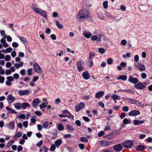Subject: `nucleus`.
<instances>
[{
    "label": "nucleus",
    "mask_w": 152,
    "mask_h": 152,
    "mask_svg": "<svg viewBox=\"0 0 152 152\" xmlns=\"http://www.w3.org/2000/svg\"><path fill=\"white\" fill-rule=\"evenodd\" d=\"M14 106L15 108L17 110H20L21 109V104L20 103L15 104Z\"/></svg>",
    "instance_id": "nucleus-27"
},
{
    "label": "nucleus",
    "mask_w": 152,
    "mask_h": 152,
    "mask_svg": "<svg viewBox=\"0 0 152 152\" xmlns=\"http://www.w3.org/2000/svg\"><path fill=\"white\" fill-rule=\"evenodd\" d=\"M5 73V70L2 69V66H0V74L1 75H4Z\"/></svg>",
    "instance_id": "nucleus-48"
},
{
    "label": "nucleus",
    "mask_w": 152,
    "mask_h": 152,
    "mask_svg": "<svg viewBox=\"0 0 152 152\" xmlns=\"http://www.w3.org/2000/svg\"><path fill=\"white\" fill-rule=\"evenodd\" d=\"M33 66L34 69L36 72L39 74H41L42 73V69L37 64H34Z\"/></svg>",
    "instance_id": "nucleus-6"
},
{
    "label": "nucleus",
    "mask_w": 152,
    "mask_h": 152,
    "mask_svg": "<svg viewBox=\"0 0 152 152\" xmlns=\"http://www.w3.org/2000/svg\"><path fill=\"white\" fill-rule=\"evenodd\" d=\"M24 64V63L23 62H21L19 63H16L14 64V66L16 69H18L19 68L23 66Z\"/></svg>",
    "instance_id": "nucleus-19"
},
{
    "label": "nucleus",
    "mask_w": 152,
    "mask_h": 152,
    "mask_svg": "<svg viewBox=\"0 0 152 152\" xmlns=\"http://www.w3.org/2000/svg\"><path fill=\"white\" fill-rule=\"evenodd\" d=\"M39 102V100L38 98H36L34 99L32 103V105L34 107H36L38 106Z\"/></svg>",
    "instance_id": "nucleus-11"
},
{
    "label": "nucleus",
    "mask_w": 152,
    "mask_h": 152,
    "mask_svg": "<svg viewBox=\"0 0 152 152\" xmlns=\"http://www.w3.org/2000/svg\"><path fill=\"white\" fill-rule=\"evenodd\" d=\"M82 76L83 78L86 80H87L89 79L90 77V74L88 71H85L82 74Z\"/></svg>",
    "instance_id": "nucleus-15"
},
{
    "label": "nucleus",
    "mask_w": 152,
    "mask_h": 152,
    "mask_svg": "<svg viewBox=\"0 0 152 152\" xmlns=\"http://www.w3.org/2000/svg\"><path fill=\"white\" fill-rule=\"evenodd\" d=\"M31 9L35 12L40 14L42 16L46 18H47V13L45 11H43L38 8L34 7L33 4L32 5L31 7Z\"/></svg>",
    "instance_id": "nucleus-2"
},
{
    "label": "nucleus",
    "mask_w": 152,
    "mask_h": 152,
    "mask_svg": "<svg viewBox=\"0 0 152 152\" xmlns=\"http://www.w3.org/2000/svg\"><path fill=\"white\" fill-rule=\"evenodd\" d=\"M121 43L123 45H125L127 43V41L125 39H123L121 41Z\"/></svg>",
    "instance_id": "nucleus-57"
},
{
    "label": "nucleus",
    "mask_w": 152,
    "mask_h": 152,
    "mask_svg": "<svg viewBox=\"0 0 152 152\" xmlns=\"http://www.w3.org/2000/svg\"><path fill=\"white\" fill-rule=\"evenodd\" d=\"M140 113L138 110H134L130 111L128 114L129 116H134L140 115Z\"/></svg>",
    "instance_id": "nucleus-7"
},
{
    "label": "nucleus",
    "mask_w": 152,
    "mask_h": 152,
    "mask_svg": "<svg viewBox=\"0 0 152 152\" xmlns=\"http://www.w3.org/2000/svg\"><path fill=\"white\" fill-rule=\"evenodd\" d=\"M75 123L78 126H80L81 125V122L79 120H76L75 121Z\"/></svg>",
    "instance_id": "nucleus-59"
},
{
    "label": "nucleus",
    "mask_w": 152,
    "mask_h": 152,
    "mask_svg": "<svg viewBox=\"0 0 152 152\" xmlns=\"http://www.w3.org/2000/svg\"><path fill=\"white\" fill-rule=\"evenodd\" d=\"M15 126L14 123L12 122H11L9 124V127L10 129H13Z\"/></svg>",
    "instance_id": "nucleus-39"
},
{
    "label": "nucleus",
    "mask_w": 152,
    "mask_h": 152,
    "mask_svg": "<svg viewBox=\"0 0 152 152\" xmlns=\"http://www.w3.org/2000/svg\"><path fill=\"white\" fill-rule=\"evenodd\" d=\"M7 99L8 103L10 104L14 101L15 99V97L11 95H9L7 96Z\"/></svg>",
    "instance_id": "nucleus-16"
},
{
    "label": "nucleus",
    "mask_w": 152,
    "mask_h": 152,
    "mask_svg": "<svg viewBox=\"0 0 152 152\" xmlns=\"http://www.w3.org/2000/svg\"><path fill=\"white\" fill-rule=\"evenodd\" d=\"M131 122V121L130 119H128L127 118H125L123 121V123L124 124H130Z\"/></svg>",
    "instance_id": "nucleus-26"
},
{
    "label": "nucleus",
    "mask_w": 152,
    "mask_h": 152,
    "mask_svg": "<svg viewBox=\"0 0 152 152\" xmlns=\"http://www.w3.org/2000/svg\"><path fill=\"white\" fill-rule=\"evenodd\" d=\"M146 84V82H139L137 84L134 85V86L137 89L142 90L145 87Z\"/></svg>",
    "instance_id": "nucleus-4"
},
{
    "label": "nucleus",
    "mask_w": 152,
    "mask_h": 152,
    "mask_svg": "<svg viewBox=\"0 0 152 152\" xmlns=\"http://www.w3.org/2000/svg\"><path fill=\"white\" fill-rule=\"evenodd\" d=\"M134 59L135 62H138L139 59L138 56L137 55H135L134 56Z\"/></svg>",
    "instance_id": "nucleus-54"
},
{
    "label": "nucleus",
    "mask_w": 152,
    "mask_h": 152,
    "mask_svg": "<svg viewBox=\"0 0 152 152\" xmlns=\"http://www.w3.org/2000/svg\"><path fill=\"white\" fill-rule=\"evenodd\" d=\"M13 76L14 79L15 78L16 80L18 79L20 77L18 73L14 74L13 75Z\"/></svg>",
    "instance_id": "nucleus-41"
},
{
    "label": "nucleus",
    "mask_w": 152,
    "mask_h": 152,
    "mask_svg": "<svg viewBox=\"0 0 152 152\" xmlns=\"http://www.w3.org/2000/svg\"><path fill=\"white\" fill-rule=\"evenodd\" d=\"M113 148L116 151L119 152L121 151L122 149V145L121 144H119L117 145H114Z\"/></svg>",
    "instance_id": "nucleus-12"
},
{
    "label": "nucleus",
    "mask_w": 152,
    "mask_h": 152,
    "mask_svg": "<svg viewBox=\"0 0 152 152\" xmlns=\"http://www.w3.org/2000/svg\"><path fill=\"white\" fill-rule=\"evenodd\" d=\"M56 149V146L54 144H53L52 145L50 148V151H53L55 150Z\"/></svg>",
    "instance_id": "nucleus-49"
},
{
    "label": "nucleus",
    "mask_w": 152,
    "mask_h": 152,
    "mask_svg": "<svg viewBox=\"0 0 152 152\" xmlns=\"http://www.w3.org/2000/svg\"><path fill=\"white\" fill-rule=\"evenodd\" d=\"M80 140L81 141L83 142H87L88 141L87 139L86 138L84 137H82L80 139Z\"/></svg>",
    "instance_id": "nucleus-50"
},
{
    "label": "nucleus",
    "mask_w": 152,
    "mask_h": 152,
    "mask_svg": "<svg viewBox=\"0 0 152 152\" xmlns=\"http://www.w3.org/2000/svg\"><path fill=\"white\" fill-rule=\"evenodd\" d=\"M147 75L145 73H142L141 74V76L142 78L145 79L146 78Z\"/></svg>",
    "instance_id": "nucleus-64"
},
{
    "label": "nucleus",
    "mask_w": 152,
    "mask_h": 152,
    "mask_svg": "<svg viewBox=\"0 0 152 152\" xmlns=\"http://www.w3.org/2000/svg\"><path fill=\"white\" fill-rule=\"evenodd\" d=\"M126 114L124 113H122L120 115V117L121 119L124 118L126 116Z\"/></svg>",
    "instance_id": "nucleus-55"
},
{
    "label": "nucleus",
    "mask_w": 152,
    "mask_h": 152,
    "mask_svg": "<svg viewBox=\"0 0 152 152\" xmlns=\"http://www.w3.org/2000/svg\"><path fill=\"white\" fill-rule=\"evenodd\" d=\"M12 66L10 62H7L6 64V66L7 68H9L11 67Z\"/></svg>",
    "instance_id": "nucleus-58"
},
{
    "label": "nucleus",
    "mask_w": 152,
    "mask_h": 152,
    "mask_svg": "<svg viewBox=\"0 0 152 152\" xmlns=\"http://www.w3.org/2000/svg\"><path fill=\"white\" fill-rule=\"evenodd\" d=\"M145 147L142 145H138L136 148L137 150L138 151H140L145 149Z\"/></svg>",
    "instance_id": "nucleus-21"
},
{
    "label": "nucleus",
    "mask_w": 152,
    "mask_h": 152,
    "mask_svg": "<svg viewBox=\"0 0 152 152\" xmlns=\"http://www.w3.org/2000/svg\"><path fill=\"white\" fill-rule=\"evenodd\" d=\"M11 72L10 69H7L6 70L5 73L7 75H9L11 74Z\"/></svg>",
    "instance_id": "nucleus-52"
},
{
    "label": "nucleus",
    "mask_w": 152,
    "mask_h": 152,
    "mask_svg": "<svg viewBox=\"0 0 152 152\" xmlns=\"http://www.w3.org/2000/svg\"><path fill=\"white\" fill-rule=\"evenodd\" d=\"M58 130L62 131L64 130V127L61 124H59L58 125Z\"/></svg>",
    "instance_id": "nucleus-31"
},
{
    "label": "nucleus",
    "mask_w": 152,
    "mask_h": 152,
    "mask_svg": "<svg viewBox=\"0 0 152 152\" xmlns=\"http://www.w3.org/2000/svg\"><path fill=\"white\" fill-rule=\"evenodd\" d=\"M11 58L10 56L9 55H6L4 59L6 61H9Z\"/></svg>",
    "instance_id": "nucleus-47"
},
{
    "label": "nucleus",
    "mask_w": 152,
    "mask_h": 152,
    "mask_svg": "<svg viewBox=\"0 0 152 152\" xmlns=\"http://www.w3.org/2000/svg\"><path fill=\"white\" fill-rule=\"evenodd\" d=\"M62 114L59 115V116L60 117H68L69 119H71L72 120H74V116L72 115L67 110H65L62 111Z\"/></svg>",
    "instance_id": "nucleus-3"
},
{
    "label": "nucleus",
    "mask_w": 152,
    "mask_h": 152,
    "mask_svg": "<svg viewBox=\"0 0 152 152\" xmlns=\"http://www.w3.org/2000/svg\"><path fill=\"white\" fill-rule=\"evenodd\" d=\"M20 72V74L22 76L24 75L25 74V73H26L25 70L24 69H21Z\"/></svg>",
    "instance_id": "nucleus-51"
},
{
    "label": "nucleus",
    "mask_w": 152,
    "mask_h": 152,
    "mask_svg": "<svg viewBox=\"0 0 152 152\" xmlns=\"http://www.w3.org/2000/svg\"><path fill=\"white\" fill-rule=\"evenodd\" d=\"M98 39V37L96 35L92 36L91 37V39L93 41H95Z\"/></svg>",
    "instance_id": "nucleus-53"
},
{
    "label": "nucleus",
    "mask_w": 152,
    "mask_h": 152,
    "mask_svg": "<svg viewBox=\"0 0 152 152\" xmlns=\"http://www.w3.org/2000/svg\"><path fill=\"white\" fill-rule=\"evenodd\" d=\"M135 66L140 71H143L145 69L144 65L141 64L140 63H137L135 65Z\"/></svg>",
    "instance_id": "nucleus-13"
},
{
    "label": "nucleus",
    "mask_w": 152,
    "mask_h": 152,
    "mask_svg": "<svg viewBox=\"0 0 152 152\" xmlns=\"http://www.w3.org/2000/svg\"><path fill=\"white\" fill-rule=\"evenodd\" d=\"M32 69H28L27 70V72L28 75H31L32 74Z\"/></svg>",
    "instance_id": "nucleus-61"
},
{
    "label": "nucleus",
    "mask_w": 152,
    "mask_h": 152,
    "mask_svg": "<svg viewBox=\"0 0 152 152\" xmlns=\"http://www.w3.org/2000/svg\"><path fill=\"white\" fill-rule=\"evenodd\" d=\"M11 54L12 57L14 58L16 56V52L15 51L13 50L11 52Z\"/></svg>",
    "instance_id": "nucleus-56"
},
{
    "label": "nucleus",
    "mask_w": 152,
    "mask_h": 152,
    "mask_svg": "<svg viewBox=\"0 0 152 152\" xmlns=\"http://www.w3.org/2000/svg\"><path fill=\"white\" fill-rule=\"evenodd\" d=\"M128 81L131 83L136 84L138 82V80L137 78L131 76L129 77Z\"/></svg>",
    "instance_id": "nucleus-5"
},
{
    "label": "nucleus",
    "mask_w": 152,
    "mask_h": 152,
    "mask_svg": "<svg viewBox=\"0 0 152 152\" xmlns=\"http://www.w3.org/2000/svg\"><path fill=\"white\" fill-rule=\"evenodd\" d=\"M12 45L13 47L17 48L19 44L16 42H14L12 43Z\"/></svg>",
    "instance_id": "nucleus-46"
},
{
    "label": "nucleus",
    "mask_w": 152,
    "mask_h": 152,
    "mask_svg": "<svg viewBox=\"0 0 152 152\" xmlns=\"http://www.w3.org/2000/svg\"><path fill=\"white\" fill-rule=\"evenodd\" d=\"M122 56L124 58H125L126 57L129 58L131 57V54L130 53H127L126 54L123 55Z\"/></svg>",
    "instance_id": "nucleus-42"
},
{
    "label": "nucleus",
    "mask_w": 152,
    "mask_h": 152,
    "mask_svg": "<svg viewBox=\"0 0 152 152\" xmlns=\"http://www.w3.org/2000/svg\"><path fill=\"white\" fill-rule=\"evenodd\" d=\"M83 35L84 37L88 38H89L92 36V34L90 32L84 31H83Z\"/></svg>",
    "instance_id": "nucleus-14"
},
{
    "label": "nucleus",
    "mask_w": 152,
    "mask_h": 152,
    "mask_svg": "<svg viewBox=\"0 0 152 152\" xmlns=\"http://www.w3.org/2000/svg\"><path fill=\"white\" fill-rule=\"evenodd\" d=\"M30 91L28 90H19L18 94L20 96L28 95L30 93Z\"/></svg>",
    "instance_id": "nucleus-9"
},
{
    "label": "nucleus",
    "mask_w": 152,
    "mask_h": 152,
    "mask_svg": "<svg viewBox=\"0 0 152 152\" xmlns=\"http://www.w3.org/2000/svg\"><path fill=\"white\" fill-rule=\"evenodd\" d=\"M104 91H99L96 93L95 94V97L96 98H99L101 97L104 94Z\"/></svg>",
    "instance_id": "nucleus-17"
},
{
    "label": "nucleus",
    "mask_w": 152,
    "mask_h": 152,
    "mask_svg": "<svg viewBox=\"0 0 152 152\" xmlns=\"http://www.w3.org/2000/svg\"><path fill=\"white\" fill-rule=\"evenodd\" d=\"M122 109L125 112H127L129 111V108L127 106H124L122 108Z\"/></svg>",
    "instance_id": "nucleus-40"
},
{
    "label": "nucleus",
    "mask_w": 152,
    "mask_h": 152,
    "mask_svg": "<svg viewBox=\"0 0 152 152\" xmlns=\"http://www.w3.org/2000/svg\"><path fill=\"white\" fill-rule=\"evenodd\" d=\"M77 68L79 72L83 70V67L82 65V64L80 61H78L77 62Z\"/></svg>",
    "instance_id": "nucleus-18"
},
{
    "label": "nucleus",
    "mask_w": 152,
    "mask_h": 152,
    "mask_svg": "<svg viewBox=\"0 0 152 152\" xmlns=\"http://www.w3.org/2000/svg\"><path fill=\"white\" fill-rule=\"evenodd\" d=\"M120 96H119L117 95H113L111 98L114 100H116L120 99Z\"/></svg>",
    "instance_id": "nucleus-32"
},
{
    "label": "nucleus",
    "mask_w": 152,
    "mask_h": 152,
    "mask_svg": "<svg viewBox=\"0 0 152 152\" xmlns=\"http://www.w3.org/2000/svg\"><path fill=\"white\" fill-rule=\"evenodd\" d=\"M85 104L84 103L81 102L75 107V109L78 112L83 109L85 107Z\"/></svg>",
    "instance_id": "nucleus-10"
},
{
    "label": "nucleus",
    "mask_w": 152,
    "mask_h": 152,
    "mask_svg": "<svg viewBox=\"0 0 152 152\" xmlns=\"http://www.w3.org/2000/svg\"><path fill=\"white\" fill-rule=\"evenodd\" d=\"M126 99L129 101V102L132 104H136L137 103V101L134 99L131 98H127Z\"/></svg>",
    "instance_id": "nucleus-23"
},
{
    "label": "nucleus",
    "mask_w": 152,
    "mask_h": 152,
    "mask_svg": "<svg viewBox=\"0 0 152 152\" xmlns=\"http://www.w3.org/2000/svg\"><path fill=\"white\" fill-rule=\"evenodd\" d=\"M79 146L81 149L83 150L84 148L85 145L83 144H79Z\"/></svg>",
    "instance_id": "nucleus-60"
},
{
    "label": "nucleus",
    "mask_w": 152,
    "mask_h": 152,
    "mask_svg": "<svg viewBox=\"0 0 152 152\" xmlns=\"http://www.w3.org/2000/svg\"><path fill=\"white\" fill-rule=\"evenodd\" d=\"M48 122L47 121L44 122L43 124V127L44 129H47L48 126Z\"/></svg>",
    "instance_id": "nucleus-36"
},
{
    "label": "nucleus",
    "mask_w": 152,
    "mask_h": 152,
    "mask_svg": "<svg viewBox=\"0 0 152 152\" xmlns=\"http://www.w3.org/2000/svg\"><path fill=\"white\" fill-rule=\"evenodd\" d=\"M4 77L0 75V83H4Z\"/></svg>",
    "instance_id": "nucleus-45"
},
{
    "label": "nucleus",
    "mask_w": 152,
    "mask_h": 152,
    "mask_svg": "<svg viewBox=\"0 0 152 152\" xmlns=\"http://www.w3.org/2000/svg\"><path fill=\"white\" fill-rule=\"evenodd\" d=\"M98 51L101 54H103L104 52V50L102 48H99L98 49Z\"/></svg>",
    "instance_id": "nucleus-43"
},
{
    "label": "nucleus",
    "mask_w": 152,
    "mask_h": 152,
    "mask_svg": "<svg viewBox=\"0 0 152 152\" xmlns=\"http://www.w3.org/2000/svg\"><path fill=\"white\" fill-rule=\"evenodd\" d=\"M4 38H7V41L9 42H10L12 40V38L10 36H7L6 35H4Z\"/></svg>",
    "instance_id": "nucleus-37"
},
{
    "label": "nucleus",
    "mask_w": 152,
    "mask_h": 152,
    "mask_svg": "<svg viewBox=\"0 0 152 152\" xmlns=\"http://www.w3.org/2000/svg\"><path fill=\"white\" fill-rule=\"evenodd\" d=\"M113 60L111 58H110L107 59V62L109 65H111L113 63Z\"/></svg>",
    "instance_id": "nucleus-35"
},
{
    "label": "nucleus",
    "mask_w": 152,
    "mask_h": 152,
    "mask_svg": "<svg viewBox=\"0 0 152 152\" xmlns=\"http://www.w3.org/2000/svg\"><path fill=\"white\" fill-rule=\"evenodd\" d=\"M30 106V105L28 103L24 102L22 103L21 104V108L24 109Z\"/></svg>",
    "instance_id": "nucleus-24"
},
{
    "label": "nucleus",
    "mask_w": 152,
    "mask_h": 152,
    "mask_svg": "<svg viewBox=\"0 0 152 152\" xmlns=\"http://www.w3.org/2000/svg\"><path fill=\"white\" fill-rule=\"evenodd\" d=\"M42 143H43V142L42 140L40 141L37 144V146L39 147H40L42 146Z\"/></svg>",
    "instance_id": "nucleus-63"
},
{
    "label": "nucleus",
    "mask_w": 152,
    "mask_h": 152,
    "mask_svg": "<svg viewBox=\"0 0 152 152\" xmlns=\"http://www.w3.org/2000/svg\"><path fill=\"white\" fill-rule=\"evenodd\" d=\"M7 79L10 82L13 81L14 80V79L13 78V77L11 76L7 77Z\"/></svg>",
    "instance_id": "nucleus-38"
},
{
    "label": "nucleus",
    "mask_w": 152,
    "mask_h": 152,
    "mask_svg": "<svg viewBox=\"0 0 152 152\" xmlns=\"http://www.w3.org/2000/svg\"><path fill=\"white\" fill-rule=\"evenodd\" d=\"M62 143V141L60 140H58L55 141V143L57 148L59 147V146L61 145Z\"/></svg>",
    "instance_id": "nucleus-29"
},
{
    "label": "nucleus",
    "mask_w": 152,
    "mask_h": 152,
    "mask_svg": "<svg viewBox=\"0 0 152 152\" xmlns=\"http://www.w3.org/2000/svg\"><path fill=\"white\" fill-rule=\"evenodd\" d=\"M20 41L23 43H27L28 41L27 39L23 37H18Z\"/></svg>",
    "instance_id": "nucleus-28"
},
{
    "label": "nucleus",
    "mask_w": 152,
    "mask_h": 152,
    "mask_svg": "<svg viewBox=\"0 0 152 152\" xmlns=\"http://www.w3.org/2000/svg\"><path fill=\"white\" fill-rule=\"evenodd\" d=\"M56 25L59 28L61 29L63 28V25L60 24V23L58 21H56Z\"/></svg>",
    "instance_id": "nucleus-34"
},
{
    "label": "nucleus",
    "mask_w": 152,
    "mask_h": 152,
    "mask_svg": "<svg viewBox=\"0 0 152 152\" xmlns=\"http://www.w3.org/2000/svg\"><path fill=\"white\" fill-rule=\"evenodd\" d=\"M48 104V103L47 102H42V104L40 105L39 107L41 109L43 108H44L46 107Z\"/></svg>",
    "instance_id": "nucleus-30"
},
{
    "label": "nucleus",
    "mask_w": 152,
    "mask_h": 152,
    "mask_svg": "<svg viewBox=\"0 0 152 152\" xmlns=\"http://www.w3.org/2000/svg\"><path fill=\"white\" fill-rule=\"evenodd\" d=\"M127 76L125 75H121L118 77V79L119 80H121L123 81H125L127 79Z\"/></svg>",
    "instance_id": "nucleus-25"
},
{
    "label": "nucleus",
    "mask_w": 152,
    "mask_h": 152,
    "mask_svg": "<svg viewBox=\"0 0 152 152\" xmlns=\"http://www.w3.org/2000/svg\"><path fill=\"white\" fill-rule=\"evenodd\" d=\"M144 122L143 120L139 121L138 120H135L134 121V124L135 125H137L143 124Z\"/></svg>",
    "instance_id": "nucleus-22"
},
{
    "label": "nucleus",
    "mask_w": 152,
    "mask_h": 152,
    "mask_svg": "<svg viewBox=\"0 0 152 152\" xmlns=\"http://www.w3.org/2000/svg\"><path fill=\"white\" fill-rule=\"evenodd\" d=\"M133 145V142L131 141H128L124 142L123 143L124 146L126 148H131Z\"/></svg>",
    "instance_id": "nucleus-8"
},
{
    "label": "nucleus",
    "mask_w": 152,
    "mask_h": 152,
    "mask_svg": "<svg viewBox=\"0 0 152 152\" xmlns=\"http://www.w3.org/2000/svg\"><path fill=\"white\" fill-rule=\"evenodd\" d=\"M89 12L86 9H84L79 11L77 14L76 18L77 20H80L82 19H86L88 16Z\"/></svg>",
    "instance_id": "nucleus-1"
},
{
    "label": "nucleus",
    "mask_w": 152,
    "mask_h": 152,
    "mask_svg": "<svg viewBox=\"0 0 152 152\" xmlns=\"http://www.w3.org/2000/svg\"><path fill=\"white\" fill-rule=\"evenodd\" d=\"M6 109L8 111H9L8 113H11L13 114H17V112L15 111L14 110L12 109L9 107H8L7 106L6 107Z\"/></svg>",
    "instance_id": "nucleus-20"
},
{
    "label": "nucleus",
    "mask_w": 152,
    "mask_h": 152,
    "mask_svg": "<svg viewBox=\"0 0 152 152\" xmlns=\"http://www.w3.org/2000/svg\"><path fill=\"white\" fill-rule=\"evenodd\" d=\"M34 114L39 116H41L42 115V113L39 111H37L34 112Z\"/></svg>",
    "instance_id": "nucleus-44"
},
{
    "label": "nucleus",
    "mask_w": 152,
    "mask_h": 152,
    "mask_svg": "<svg viewBox=\"0 0 152 152\" xmlns=\"http://www.w3.org/2000/svg\"><path fill=\"white\" fill-rule=\"evenodd\" d=\"M66 127L67 129L71 132L74 130V129L72 127V126L70 125L69 124H67L66 125Z\"/></svg>",
    "instance_id": "nucleus-33"
},
{
    "label": "nucleus",
    "mask_w": 152,
    "mask_h": 152,
    "mask_svg": "<svg viewBox=\"0 0 152 152\" xmlns=\"http://www.w3.org/2000/svg\"><path fill=\"white\" fill-rule=\"evenodd\" d=\"M55 103L58 104L61 102V100L59 98H57L55 100Z\"/></svg>",
    "instance_id": "nucleus-62"
}]
</instances>
